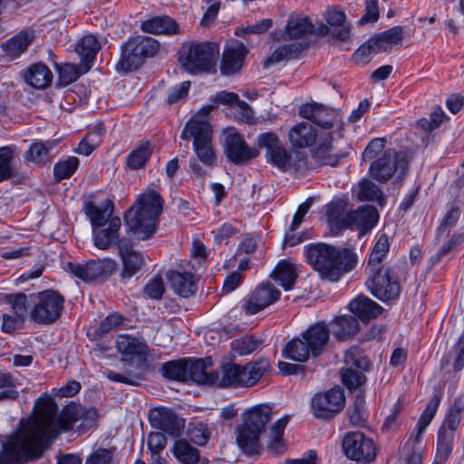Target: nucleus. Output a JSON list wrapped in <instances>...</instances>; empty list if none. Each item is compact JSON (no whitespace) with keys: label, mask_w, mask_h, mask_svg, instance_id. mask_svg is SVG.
<instances>
[{"label":"nucleus","mask_w":464,"mask_h":464,"mask_svg":"<svg viewBox=\"0 0 464 464\" xmlns=\"http://www.w3.org/2000/svg\"><path fill=\"white\" fill-rule=\"evenodd\" d=\"M36 413L19 423L18 430L12 434L0 453V464H24L42 458L51 448L53 441L67 427L57 418V406L51 400H37Z\"/></svg>","instance_id":"f257e3e1"},{"label":"nucleus","mask_w":464,"mask_h":464,"mask_svg":"<svg viewBox=\"0 0 464 464\" xmlns=\"http://www.w3.org/2000/svg\"><path fill=\"white\" fill-rule=\"evenodd\" d=\"M306 263L322 280L337 282L357 264L356 254L345 247L325 243H311L304 246Z\"/></svg>","instance_id":"f03ea898"},{"label":"nucleus","mask_w":464,"mask_h":464,"mask_svg":"<svg viewBox=\"0 0 464 464\" xmlns=\"http://www.w3.org/2000/svg\"><path fill=\"white\" fill-rule=\"evenodd\" d=\"M163 205L164 200L160 193L147 188L138 196L135 204L125 213L127 226L139 239L146 240L156 232Z\"/></svg>","instance_id":"7ed1b4c3"},{"label":"nucleus","mask_w":464,"mask_h":464,"mask_svg":"<svg viewBox=\"0 0 464 464\" xmlns=\"http://www.w3.org/2000/svg\"><path fill=\"white\" fill-rule=\"evenodd\" d=\"M116 347L122 354V361L130 362L135 370H128L123 373L107 371L105 375L111 382L139 386L140 382L145 379L144 365L149 355V347L135 337L120 334L116 340Z\"/></svg>","instance_id":"20e7f679"},{"label":"nucleus","mask_w":464,"mask_h":464,"mask_svg":"<svg viewBox=\"0 0 464 464\" xmlns=\"http://www.w3.org/2000/svg\"><path fill=\"white\" fill-rule=\"evenodd\" d=\"M404 265H392L368 270L366 285L371 294L382 302L396 300L401 292V283L406 280Z\"/></svg>","instance_id":"39448f33"},{"label":"nucleus","mask_w":464,"mask_h":464,"mask_svg":"<svg viewBox=\"0 0 464 464\" xmlns=\"http://www.w3.org/2000/svg\"><path fill=\"white\" fill-rule=\"evenodd\" d=\"M179 61L190 73L208 72L216 64L218 45L212 42H186L179 51Z\"/></svg>","instance_id":"423d86ee"},{"label":"nucleus","mask_w":464,"mask_h":464,"mask_svg":"<svg viewBox=\"0 0 464 464\" xmlns=\"http://www.w3.org/2000/svg\"><path fill=\"white\" fill-rule=\"evenodd\" d=\"M158 41L151 37H130L121 45V59L116 64L118 72H132L139 69L148 57L154 56L159 51Z\"/></svg>","instance_id":"0eeeda50"},{"label":"nucleus","mask_w":464,"mask_h":464,"mask_svg":"<svg viewBox=\"0 0 464 464\" xmlns=\"http://www.w3.org/2000/svg\"><path fill=\"white\" fill-rule=\"evenodd\" d=\"M408 167L409 160L405 152L388 149L382 156L372 161L369 172L375 180L386 182L395 173H398V178L402 179L408 172Z\"/></svg>","instance_id":"6e6552de"},{"label":"nucleus","mask_w":464,"mask_h":464,"mask_svg":"<svg viewBox=\"0 0 464 464\" xmlns=\"http://www.w3.org/2000/svg\"><path fill=\"white\" fill-rule=\"evenodd\" d=\"M440 400L441 395L440 393H435L432 396L419 419L417 432L414 439L411 435L399 450L401 456H404L409 464L422 463V455L419 448L415 447V443L420 441L423 432L430 425L437 412Z\"/></svg>","instance_id":"1a4fd4ad"},{"label":"nucleus","mask_w":464,"mask_h":464,"mask_svg":"<svg viewBox=\"0 0 464 464\" xmlns=\"http://www.w3.org/2000/svg\"><path fill=\"white\" fill-rule=\"evenodd\" d=\"M345 406V396L342 389L333 388L316 392L311 399L310 408L315 419L327 420L334 418Z\"/></svg>","instance_id":"9d476101"},{"label":"nucleus","mask_w":464,"mask_h":464,"mask_svg":"<svg viewBox=\"0 0 464 464\" xmlns=\"http://www.w3.org/2000/svg\"><path fill=\"white\" fill-rule=\"evenodd\" d=\"M68 271L75 277L84 281L109 278L117 269V263L111 258L89 260L84 264L68 262Z\"/></svg>","instance_id":"9b49d317"},{"label":"nucleus","mask_w":464,"mask_h":464,"mask_svg":"<svg viewBox=\"0 0 464 464\" xmlns=\"http://www.w3.org/2000/svg\"><path fill=\"white\" fill-rule=\"evenodd\" d=\"M180 138L185 140L193 138V148L198 159L208 166L213 165L215 153L212 147V129L206 124H190L188 130H183Z\"/></svg>","instance_id":"f8f14e48"},{"label":"nucleus","mask_w":464,"mask_h":464,"mask_svg":"<svg viewBox=\"0 0 464 464\" xmlns=\"http://www.w3.org/2000/svg\"><path fill=\"white\" fill-rule=\"evenodd\" d=\"M343 449L346 457L355 461H372L376 456L373 440L362 432H348L343 439Z\"/></svg>","instance_id":"ddd939ff"},{"label":"nucleus","mask_w":464,"mask_h":464,"mask_svg":"<svg viewBox=\"0 0 464 464\" xmlns=\"http://www.w3.org/2000/svg\"><path fill=\"white\" fill-rule=\"evenodd\" d=\"M38 302L31 311V319H59L64 299L58 292L49 289L37 294Z\"/></svg>","instance_id":"4468645a"},{"label":"nucleus","mask_w":464,"mask_h":464,"mask_svg":"<svg viewBox=\"0 0 464 464\" xmlns=\"http://www.w3.org/2000/svg\"><path fill=\"white\" fill-rule=\"evenodd\" d=\"M224 150L227 159L235 164H243L258 155V150L248 147L235 129H229L226 132Z\"/></svg>","instance_id":"2eb2a0df"},{"label":"nucleus","mask_w":464,"mask_h":464,"mask_svg":"<svg viewBox=\"0 0 464 464\" xmlns=\"http://www.w3.org/2000/svg\"><path fill=\"white\" fill-rule=\"evenodd\" d=\"M151 426L160 430L173 438L180 436L185 428V421L172 410L166 407L151 409L149 412Z\"/></svg>","instance_id":"dca6fc26"},{"label":"nucleus","mask_w":464,"mask_h":464,"mask_svg":"<svg viewBox=\"0 0 464 464\" xmlns=\"http://www.w3.org/2000/svg\"><path fill=\"white\" fill-rule=\"evenodd\" d=\"M119 256L122 262L120 274L122 279L131 278L146 266L147 256L134 249L132 243L127 239L119 242Z\"/></svg>","instance_id":"f3484780"},{"label":"nucleus","mask_w":464,"mask_h":464,"mask_svg":"<svg viewBox=\"0 0 464 464\" xmlns=\"http://www.w3.org/2000/svg\"><path fill=\"white\" fill-rule=\"evenodd\" d=\"M379 213L372 206H362L342 218L341 228H356L360 235L372 230L377 224Z\"/></svg>","instance_id":"a211bd4d"},{"label":"nucleus","mask_w":464,"mask_h":464,"mask_svg":"<svg viewBox=\"0 0 464 464\" xmlns=\"http://www.w3.org/2000/svg\"><path fill=\"white\" fill-rule=\"evenodd\" d=\"M280 292L271 283L259 284L244 304L246 315H253L264 310L279 299Z\"/></svg>","instance_id":"6ab92c4d"},{"label":"nucleus","mask_w":464,"mask_h":464,"mask_svg":"<svg viewBox=\"0 0 464 464\" xmlns=\"http://www.w3.org/2000/svg\"><path fill=\"white\" fill-rule=\"evenodd\" d=\"M213 366L211 357L187 360L188 381L198 384L213 386L218 381V371H208Z\"/></svg>","instance_id":"aec40b11"},{"label":"nucleus","mask_w":464,"mask_h":464,"mask_svg":"<svg viewBox=\"0 0 464 464\" xmlns=\"http://www.w3.org/2000/svg\"><path fill=\"white\" fill-rule=\"evenodd\" d=\"M299 114L302 118L307 119L326 130L333 128L339 116L334 109L316 102L304 104L300 108Z\"/></svg>","instance_id":"412c9836"},{"label":"nucleus","mask_w":464,"mask_h":464,"mask_svg":"<svg viewBox=\"0 0 464 464\" xmlns=\"http://www.w3.org/2000/svg\"><path fill=\"white\" fill-rule=\"evenodd\" d=\"M246 52L244 44L237 40L227 44L220 63L221 72L225 75H230L238 72L243 66Z\"/></svg>","instance_id":"4be33fe9"},{"label":"nucleus","mask_w":464,"mask_h":464,"mask_svg":"<svg viewBox=\"0 0 464 464\" xmlns=\"http://www.w3.org/2000/svg\"><path fill=\"white\" fill-rule=\"evenodd\" d=\"M121 219L118 217H112L110 219L108 227L93 229V243L94 246L102 250H106L111 246L117 245L123 239H119V230L121 228Z\"/></svg>","instance_id":"5701e85b"},{"label":"nucleus","mask_w":464,"mask_h":464,"mask_svg":"<svg viewBox=\"0 0 464 464\" xmlns=\"http://www.w3.org/2000/svg\"><path fill=\"white\" fill-rule=\"evenodd\" d=\"M302 337L312 350V355L318 356L329 341V330L323 323L316 322L302 334Z\"/></svg>","instance_id":"b1692460"},{"label":"nucleus","mask_w":464,"mask_h":464,"mask_svg":"<svg viewBox=\"0 0 464 464\" xmlns=\"http://www.w3.org/2000/svg\"><path fill=\"white\" fill-rule=\"evenodd\" d=\"M167 278L174 293L181 297L188 298L197 292V281L191 273L169 271Z\"/></svg>","instance_id":"393cba45"},{"label":"nucleus","mask_w":464,"mask_h":464,"mask_svg":"<svg viewBox=\"0 0 464 464\" xmlns=\"http://www.w3.org/2000/svg\"><path fill=\"white\" fill-rule=\"evenodd\" d=\"M348 308L358 319H376L384 312L379 304L363 295L353 298Z\"/></svg>","instance_id":"a878e982"},{"label":"nucleus","mask_w":464,"mask_h":464,"mask_svg":"<svg viewBox=\"0 0 464 464\" xmlns=\"http://www.w3.org/2000/svg\"><path fill=\"white\" fill-rule=\"evenodd\" d=\"M261 434L259 430H254L252 427L242 423L237 430V444L245 454H256L261 449Z\"/></svg>","instance_id":"bb28decb"},{"label":"nucleus","mask_w":464,"mask_h":464,"mask_svg":"<svg viewBox=\"0 0 464 464\" xmlns=\"http://www.w3.org/2000/svg\"><path fill=\"white\" fill-rule=\"evenodd\" d=\"M113 211V204L111 200H106L100 205L89 201L84 206V213L89 218L93 229L102 227L110 223L111 216Z\"/></svg>","instance_id":"cd10ccee"},{"label":"nucleus","mask_w":464,"mask_h":464,"mask_svg":"<svg viewBox=\"0 0 464 464\" xmlns=\"http://www.w3.org/2000/svg\"><path fill=\"white\" fill-rule=\"evenodd\" d=\"M272 409L269 405H256L243 414V424L252 427L254 430H259L263 433L272 418Z\"/></svg>","instance_id":"c85d7f7f"},{"label":"nucleus","mask_w":464,"mask_h":464,"mask_svg":"<svg viewBox=\"0 0 464 464\" xmlns=\"http://www.w3.org/2000/svg\"><path fill=\"white\" fill-rule=\"evenodd\" d=\"M270 370V362L266 358L252 361L244 366L240 365L242 387H252Z\"/></svg>","instance_id":"c756f323"},{"label":"nucleus","mask_w":464,"mask_h":464,"mask_svg":"<svg viewBox=\"0 0 464 464\" xmlns=\"http://www.w3.org/2000/svg\"><path fill=\"white\" fill-rule=\"evenodd\" d=\"M402 40L403 29L397 25L373 35L370 38V43H373L375 53H378L390 51L393 45L401 44Z\"/></svg>","instance_id":"7c9ffc66"},{"label":"nucleus","mask_w":464,"mask_h":464,"mask_svg":"<svg viewBox=\"0 0 464 464\" xmlns=\"http://www.w3.org/2000/svg\"><path fill=\"white\" fill-rule=\"evenodd\" d=\"M24 81L35 89L44 90L51 85L53 73L45 64L34 63L25 72Z\"/></svg>","instance_id":"2f4dec72"},{"label":"nucleus","mask_w":464,"mask_h":464,"mask_svg":"<svg viewBox=\"0 0 464 464\" xmlns=\"http://www.w3.org/2000/svg\"><path fill=\"white\" fill-rule=\"evenodd\" d=\"M140 29L153 34H176L179 33V25L169 16H155L142 22Z\"/></svg>","instance_id":"473e14b6"},{"label":"nucleus","mask_w":464,"mask_h":464,"mask_svg":"<svg viewBox=\"0 0 464 464\" xmlns=\"http://www.w3.org/2000/svg\"><path fill=\"white\" fill-rule=\"evenodd\" d=\"M316 137L315 130L308 122L298 123L289 131V140L295 148L312 146L315 142Z\"/></svg>","instance_id":"72a5a7b5"},{"label":"nucleus","mask_w":464,"mask_h":464,"mask_svg":"<svg viewBox=\"0 0 464 464\" xmlns=\"http://www.w3.org/2000/svg\"><path fill=\"white\" fill-rule=\"evenodd\" d=\"M288 420V416H285L276 420L271 427L266 441L267 450L271 454L278 455L285 450L283 435Z\"/></svg>","instance_id":"f704fd0d"},{"label":"nucleus","mask_w":464,"mask_h":464,"mask_svg":"<svg viewBox=\"0 0 464 464\" xmlns=\"http://www.w3.org/2000/svg\"><path fill=\"white\" fill-rule=\"evenodd\" d=\"M455 433L439 428L437 435L436 456L432 464H444L452 453Z\"/></svg>","instance_id":"c9c22d12"},{"label":"nucleus","mask_w":464,"mask_h":464,"mask_svg":"<svg viewBox=\"0 0 464 464\" xmlns=\"http://www.w3.org/2000/svg\"><path fill=\"white\" fill-rule=\"evenodd\" d=\"M297 276L295 266L286 260H281L270 275L285 290L293 288Z\"/></svg>","instance_id":"e433bc0d"},{"label":"nucleus","mask_w":464,"mask_h":464,"mask_svg":"<svg viewBox=\"0 0 464 464\" xmlns=\"http://www.w3.org/2000/svg\"><path fill=\"white\" fill-rule=\"evenodd\" d=\"M306 45L307 44L303 42H295L281 45L266 60L264 66L267 67L269 64L277 63L284 60L296 59L305 49Z\"/></svg>","instance_id":"4c0bfd02"},{"label":"nucleus","mask_w":464,"mask_h":464,"mask_svg":"<svg viewBox=\"0 0 464 464\" xmlns=\"http://www.w3.org/2000/svg\"><path fill=\"white\" fill-rule=\"evenodd\" d=\"M32 41L33 37L22 31L4 42L1 46L6 56L15 59L28 48Z\"/></svg>","instance_id":"58836bf2"},{"label":"nucleus","mask_w":464,"mask_h":464,"mask_svg":"<svg viewBox=\"0 0 464 464\" xmlns=\"http://www.w3.org/2000/svg\"><path fill=\"white\" fill-rule=\"evenodd\" d=\"M285 34L290 39H299L314 32L308 16H291L285 25Z\"/></svg>","instance_id":"ea45409f"},{"label":"nucleus","mask_w":464,"mask_h":464,"mask_svg":"<svg viewBox=\"0 0 464 464\" xmlns=\"http://www.w3.org/2000/svg\"><path fill=\"white\" fill-rule=\"evenodd\" d=\"M240 364L226 363L222 365L218 372V381L215 383L218 387H242Z\"/></svg>","instance_id":"a19ab883"},{"label":"nucleus","mask_w":464,"mask_h":464,"mask_svg":"<svg viewBox=\"0 0 464 464\" xmlns=\"http://www.w3.org/2000/svg\"><path fill=\"white\" fill-rule=\"evenodd\" d=\"M152 154V148L150 141L140 144L131 150L126 159V165L133 170L145 168Z\"/></svg>","instance_id":"79ce46f5"},{"label":"nucleus","mask_w":464,"mask_h":464,"mask_svg":"<svg viewBox=\"0 0 464 464\" xmlns=\"http://www.w3.org/2000/svg\"><path fill=\"white\" fill-rule=\"evenodd\" d=\"M174 457L182 464H198L200 453L186 440H178L173 446Z\"/></svg>","instance_id":"37998d69"},{"label":"nucleus","mask_w":464,"mask_h":464,"mask_svg":"<svg viewBox=\"0 0 464 464\" xmlns=\"http://www.w3.org/2000/svg\"><path fill=\"white\" fill-rule=\"evenodd\" d=\"M101 48L97 38L92 34L83 36L75 46V52L81 56L82 63L92 62Z\"/></svg>","instance_id":"c03bdc74"},{"label":"nucleus","mask_w":464,"mask_h":464,"mask_svg":"<svg viewBox=\"0 0 464 464\" xmlns=\"http://www.w3.org/2000/svg\"><path fill=\"white\" fill-rule=\"evenodd\" d=\"M284 354L286 358L293 361L304 362L312 355V350L306 344L304 339L301 336L291 340L284 349Z\"/></svg>","instance_id":"a18cd8bd"},{"label":"nucleus","mask_w":464,"mask_h":464,"mask_svg":"<svg viewBox=\"0 0 464 464\" xmlns=\"http://www.w3.org/2000/svg\"><path fill=\"white\" fill-rule=\"evenodd\" d=\"M464 411V397H457L450 405L444 420L440 428L456 433L461 421V413Z\"/></svg>","instance_id":"49530a36"},{"label":"nucleus","mask_w":464,"mask_h":464,"mask_svg":"<svg viewBox=\"0 0 464 464\" xmlns=\"http://www.w3.org/2000/svg\"><path fill=\"white\" fill-rule=\"evenodd\" d=\"M343 362L350 368L353 366L357 370L364 372L371 368V361L365 352L357 345H353L345 351Z\"/></svg>","instance_id":"de8ad7c7"},{"label":"nucleus","mask_w":464,"mask_h":464,"mask_svg":"<svg viewBox=\"0 0 464 464\" xmlns=\"http://www.w3.org/2000/svg\"><path fill=\"white\" fill-rule=\"evenodd\" d=\"M390 249L389 239L386 235H382L375 243L368 260V270L383 266V260Z\"/></svg>","instance_id":"09e8293b"},{"label":"nucleus","mask_w":464,"mask_h":464,"mask_svg":"<svg viewBox=\"0 0 464 464\" xmlns=\"http://www.w3.org/2000/svg\"><path fill=\"white\" fill-rule=\"evenodd\" d=\"M161 372L165 378L178 382H188L187 359L169 361L161 366Z\"/></svg>","instance_id":"8fccbe9b"},{"label":"nucleus","mask_w":464,"mask_h":464,"mask_svg":"<svg viewBox=\"0 0 464 464\" xmlns=\"http://www.w3.org/2000/svg\"><path fill=\"white\" fill-rule=\"evenodd\" d=\"M213 102L220 104L236 105L242 111V116L247 120L251 118L252 110L250 106L244 101H241L236 92L226 91L219 92L216 94Z\"/></svg>","instance_id":"3c124183"},{"label":"nucleus","mask_w":464,"mask_h":464,"mask_svg":"<svg viewBox=\"0 0 464 464\" xmlns=\"http://www.w3.org/2000/svg\"><path fill=\"white\" fill-rule=\"evenodd\" d=\"M79 159L68 157L66 160L57 162L53 167V176L56 181L69 179L79 167Z\"/></svg>","instance_id":"603ef678"},{"label":"nucleus","mask_w":464,"mask_h":464,"mask_svg":"<svg viewBox=\"0 0 464 464\" xmlns=\"http://www.w3.org/2000/svg\"><path fill=\"white\" fill-rule=\"evenodd\" d=\"M357 198L360 201L380 202L382 199V192L375 183L364 179L359 183Z\"/></svg>","instance_id":"864d4df0"},{"label":"nucleus","mask_w":464,"mask_h":464,"mask_svg":"<svg viewBox=\"0 0 464 464\" xmlns=\"http://www.w3.org/2000/svg\"><path fill=\"white\" fill-rule=\"evenodd\" d=\"M18 396L16 379L8 372H0V401L4 400H16Z\"/></svg>","instance_id":"5fc2aeb1"},{"label":"nucleus","mask_w":464,"mask_h":464,"mask_svg":"<svg viewBox=\"0 0 464 464\" xmlns=\"http://www.w3.org/2000/svg\"><path fill=\"white\" fill-rule=\"evenodd\" d=\"M4 302L8 304L14 315L23 319L27 314V295L24 293L7 294L4 295Z\"/></svg>","instance_id":"6e6d98bb"},{"label":"nucleus","mask_w":464,"mask_h":464,"mask_svg":"<svg viewBox=\"0 0 464 464\" xmlns=\"http://www.w3.org/2000/svg\"><path fill=\"white\" fill-rule=\"evenodd\" d=\"M53 148V143L47 141L34 142L25 152L24 159L34 163H44L46 160L49 150Z\"/></svg>","instance_id":"4d7b16f0"},{"label":"nucleus","mask_w":464,"mask_h":464,"mask_svg":"<svg viewBox=\"0 0 464 464\" xmlns=\"http://www.w3.org/2000/svg\"><path fill=\"white\" fill-rule=\"evenodd\" d=\"M360 329L359 321H334L333 331L339 340L355 335Z\"/></svg>","instance_id":"13d9d810"},{"label":"nucleus","mask_w":464,"mask_h":464,"mask_svg":"<svg viewBox=\"0 0 464 464\" xmlns=\"http://www.w3.org/2000/svg\"><path fill=\"white\" fill-rule=\"evenodd\" d=\"M261 343L262 340L245 335L232 343V349L239 355H246L255 352Z\"/></svg>","instance_id":"bf43d9fd"},{"label":"nucleus","mask_w":464,"mask_h":464,"mask_svg":"<svg viewBox=\"0 0 464 464\" xmlns=\"http://www.w3.org/2000/svg\"><path fill=\"white\" fill-rule=\"evenodd\" d=\"M361 370H353L350 367L341 370V377L343 385L349 390H354L360 387L366 380L365 375Z\"/></svg>","instance_id":"052dcab7"},{"label":"nucleus","mask_w":464,"mask_h":464,"mask_svg":"<svg viewBox=\"0 0 464 464\" xmlns=\"http://www.w3.org/2000/svg\"><path fill=\"white\" fill-rule=\"evenodd\" d=\"M165 292V285L161 276H153L143 287V294L146 297L160 300Z\"/></svg>","instance_id":"680f3d73"},{"label":"nucleus","mask_w":464,"mask_h":464,"mask_svg":"<svg viewBox=\"0 0 464 464\" xmlns=\"http://www.w3.org/2000/svg\"><path fill=\"white\" fill-rule=\"evenodd\" d=\"M365 401L361 396H356L353 407L349 411V420L353 425H363L366 420Z\"/></svg>","instance_id":"e2e57ef3"},{"label":"nucleus","mask_w":464,"mask_h":464,"mask_svg":"<svg viewBox=\"0 0 464 464\" xmlns=\"http://www.w3.org/2000/svg\"><path fill=\"white\" fill-rule=\"evenodd\" d=\"M267 161L276 166L281 170H286L290 167L291 156L283 144L278 149L272 150L266 156Z\"/></svg>","instance_id":"0e129e2a"},{"label":"nucleus","mask_w":464,"mask_h":464,"mask_svg":"<svg viewBox=\"0 0 464 464\" xmlns=\"http://www.w3.org/2000/svg\"><path fill=\"white\" fill-rule=\"evenodd\" d=\"M190 440L198 446H205L210 437L208 428L203 423H196L188 428Z\"/></svg>","instance_id":"69168bd1"},{"label":"nucleus","mask_w":464,"mask_h":464,"mask_svg":"<svg viewBox=\"0 0 464 464\" xmlns=\"http://www.w3.org/2000/svg\"><path fill=\"white\" fill-rule=\"evenodd\" d=\"M80 77V72L78 69L70 63H65L59 67L58 69V82L57 84L59 86H67Z\"/></svg>","instance_id":"338daca9"},{"label":"nucleus","mask_w":464,"mask_h":464,"mask_svg":"<svg viewBox=\"0 0 464 464\" xmlns=\"http://www.w3.org/2000/svg\"><path fill=\"white\" fill-rule=\"evenodd\" d=\"M256 144L260 149H266V157L271 153L272 150L278 149L282 145L277 135L274 132H265L257 137Z\"/></svg>","instance_id":"774afa93"}]
</instances>
